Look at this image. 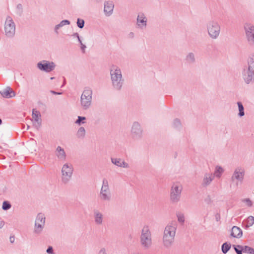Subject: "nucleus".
Instances as JSON below:
<instances>
[{
	"label": "nucleus",
	"mask_w": 254,
	"mask_h": 254,
	"mask_svg": "<svg viewBox=\"0 0 254 254\" xmlns=\"http://www.w3.org/2000/svg\"><path fill=\"white\" fill-rule=\"evenodd\" d=\"M177 228V222L175 221L169 223L165 227L162 238L163 246L170 248L174 243Z\"/></svg>",
	"instance_id": "1"
},
{
	"label": "nucleus",
	"mask_w": 254,
	"mask_h": 254,
	"mask_svg": "<svg viewBox=\"0 0 254 254\" xmlns=\"http://www.w3.org/2000/svg\"><path fill=\"white\" fill-rule=\"evenodd\" d=\"M110 75L113 87L116 90H120L124 83L121 69L113 65L110 69Z\"/></svg>",
	"instance_id": "2"
},
{
	"label": "nucleus",
	"mask_w": 254,
	"mask_h": 254,
	"mask_svg": "<svg viewBox=\"0 0 254 254\" xmlns=\"http://www.w3.org/2000/svg\"><path fill=\"white\" fill-rule=\"evenodd\" d=\"M140 244L145 249H148L152 245L151 233L147 225L144 226L141 230Z\"/></svg>",
	"instance_id": "3"
},
{
	"label": "nucleus",
	"mask_w": 254,
	"mask_h": 254,
	"mask_svg": "<svg viewBox=\"0 0 254 254\" xmlns=\"http://www.w3.org/2000/svg\"><path fill=\"white\" fill-rule=\"evenodd\" d=\"M207 30L208 35L212 39H217L220 33L221 27L216 20H210L207 23Z\"/></svg>",
	"instance_id": "4"
},
{
	"label": "nucleus",
	"mask_w": 254,
	"mask_h": 254,
	"mask_svg": "<svg viewBox=\"0 0 254 254\" xmlns=\"http://www.w3.org/2000/svg\"><path fill=\"white\" fill-rule=\"evenodd\" d=\"M92 90L90 89H85L80 97L81 105L84 110L88 109L91 104Z\"/></svg>",
	"instance_id": "5"
},
{
	"label": "nucleus",
	"mask_w": 254,
	"mask_h": 254,
	"mask_svg": "<svg viewBox=\"0 0 254 254\" xmlns=\"http://www.w3.org/2000/svg\"><path fill=\"white\" fill-rule=\"evenodd\" d=\"M73 172L72 165L70 164H64L62 169V181L64 184H67L71 178Z\"/></svg>",
	"instance_id": "6"
},
{
	"label": "nucleus",
	"mask_w": 254,
	"mask_h": 254,
	"mask_svg": "<svg viewBox=\"0 0 254 254\" xmlns=\"http://www.w3.org/2000/svg\"><path fill=\"white\" fill-rule=\"evenodd\" d=\"M182 189L181 185L173 184L170 190V200L172 203H177L180 201Z\"/></svg>",
	"instance_id": "7"
},
{
	"label": "nucleus",
	"mask_w": 254,
	"mask_h": 254,
	"mask_svg": "<svg viewBox=\"0 0 254 254\" xmlns=\"http://www.w3.org/2000/svg\"><path fill=\"white\" fill-rule=\"evenodd\" d=\"M4 31L6 37L12 38L15 33V24L12 18L8 16L6 17L4 24Z\"/></svg>",
	"instance_id": "8"
},
{
	"label": "nucleus",
	"mask_w": 254,
	"mask_h": 254,
	"mask_svg": "<svg viewBox=\"0 0 254 254\" xmlns=\"http://www.w3.org/2000/svg\"><path fill=\"white\" fill-rule=\"evenodd\" d=\"M99 197L101 200L104 201H109L111 200V194L109 187L108 181L106 179L103 180Z\"/></svg>",
	"instance_id": "9"
},
{
	"label": "nucleus",
	"mask_w": 254,
	"mask_h": 254,
	"mask_svg": "<svg viewBox=\"0 0 254 254\" xmlns=\"http://www.w3.org/2000/svg\"><path fill=\"white\" fill-rule=\"evenodd\" d=\"M244 30L248 44L254 47V26L250 23H246Z\"/></svg>",
	"instance_id": "10"
},
{
	"label": "nucleus",
	"mask_w": 254,
	"mask_h": 254,
	"mask_svg": "<svg viewBox=\"0 0 254 254\" xmlns=\"http://www.w3.org/2000/svg\"><path fill=\"white\" fill-rule=\"evenodd\" d=\"M45 219L43 214L40 213L37 215L35 222L34 233L40 234L42 231L45 226Z\"/></svg>",
	"instance_id": "11"
},
{
	"label": "nucleus",
	"mask_w": 254,
	"mask_h": 254,
	"mask_svg": "<svg viewBox=\"0 0 254 254\" xmlns=\"http://www.w3.org/2000/svg\"><path fill=\"white\" fill-rule=\"evenodd\" d=\"M242 77L245 83L249 84L254 82V69L244 66L242 71Z\"/></svg>",
	"instance_id": "12"
},
{
	"label": "nucleus",
	"mask_w": 254,
	"mask_h": 254,
	"mask_svg": "<svg viewBox=\"0 0 254 254\" xmlns=\"http://www.w3.org/2000/svg\"><path fill=\"white\" fill-rule=\"evenodd\" d=\"M56 66L55 64L53 62H50L48 61L43 60L37 64V67L42 71L46 72H50L53 71Z\"/></svg>",
	"instance_id": "13"
},
{
	"label": "nucleus",
	"mask_w": 254,
	"mask_h": 254,
	"mask_svg": "<svg viewBox=\"0 0 254 254\" xmlns=\"http://www.w3.org/2000/svg\"><path fill=\"white\" fill-rule=\"evenodd\" d=\"M245 174V169L241 167H238L234 170L231 177V180L234 181L235 180H237L242 183L244 180Z\"/></svg>",
	"instance_id": "14"
},
{
	"label": "nucleus",
	"mask_w": 254,
	"mask_h": 254,
	"mask_svg": "<svg viewBox=\"0 0 254 254\" xmlns=\"http://www.w3.org/2000/svg\"><path fill=\"white\" fill-rule=\"evenodd\" d=\"M147 18L142 12L138 13L136 19L137 27L141 29H144L147 26Z\"/></svg>",
	"instance_id": "15"
},
{
	"label": "nucleus",
	"mask_w": 254,
	"mask_h": 254,
	"mask_svg": "<svg viewBox=\"0 0 254 254\" xmlns=\"http://www.w3.org/2000/svg\"><path fill=\"white\" fill-rule=\"evenodd\" d=\"M142 130L141 128L140 124L138 122H134L132 128L131 133L134 138H140L142 135Z\"/></svg>",
	"instance_id": "16"
},
{
	"label": "nucleus",
	"mask_w": 254,
	"mask_h": 254,
	"mask_svg": "<svg viewBox=\"0 0 254 254\" xmlns=\"http://www.w3.org/2000/svg\"><path fill=\"white\" fill-rule=\"evenodd\" d=\"M41 114L39 111H37L36 109H33L32 111V118L36 124L34 125V126L38 129L41 126L42 120L41 119Z\"/></svg>",
	"instance_id": "17"
},
{
	"label": "nucleus",
	"mask_w": 254,
	"mask_h": 254,
	"mask_svg": "<svg viewBox=\"0 0 254 254\" xmlns=\"http://www.w3.org/2000/svg\"><path fill=\"white\" fill-rule=\"evenodd\" d=\"M0 94L5 98H11L16 95L15 92L9 86L0 91Z\"/></svg>",
	"instance_id": "18"
},
{
	"label": "nucleus",
	"mask_w": 254,
	"mask_h": 254,
	"mask_svg": "<svg viewBox=\"0 0 254 254\" xmlns=\"http://www.w3.org/2000/svg\"><path fill=\"white\" fill-rule=\"evenodd\" d=\"M114 7V4L113 1H105L104 3V12L105 13V14L107 16L111 15L113 13Z\"/></svg>",
	"instance_id": "19"
},
{
	"label": "nucleus",
	"mask_w": 254,
	"mask_h": 254,
	"mask_svg": "<svg viewBox=\"0 0 254 254\" xmlns=\"http://www.w3.org/2000/svg\"><path fill=\"white\" fill-rule=\"evenodd\" d=\"M111 160L112 163L118 167H123L125 168H128L129 167L128 164L125 162L121 158L112 157L111 158Z\"/></svg>",
	"instance_id": "20"
},
{
	"label": "nucleus",
	"mask_w": 254,
	"mask_h": 254,
	"mask_svg": "<svg viewBox=\"0 0 254 254\" xmlns=\"http://www.w3.org/2000/svg\"><path fill=\"white\" fill-rule=\"evenodd\" d=\"M55 154L56 156L61 160L64 161L66 159V155L64 148L58 146L56 150Z\"/></svg>",
	"instance_id": "21"
},
{
	"label": "nucleus",
	"mask_w": 254,
	"mask_h": 254,
	"mask_svg": "<svg viewBox=\"0 0 254 254\" xmlns=\"http://www.w3.org/2000/svg\"><path fill=\"white\" fill-rule=\"evenodd\" d=\"M243 235L242 229L236 226L232 227L231 232V236L234 238H240Z\"/></svg>",
	"instance_id": "22"
},
{
	"label": "nucleus",
	"mask_w": 254,
	"mask_h": 254,
	"mask_svg": "<svg viewBox=\"0 0 254 254\" xmlns=\"http://www.w3.org/2000/svg\"><path fill=\"white\" fill-rule=\"evenodd\" d=\"M94 214L95 223L98 225L102 224L103 222V215L102 213L97 210H95Z\"/></svg>",
	"instance_id": "23"
},
{
	"label": "nucleus",
	"mask_w": 254,
	"mask_h": 254,
	"mask_svg": "<svg viewBox=\"0 0 254 254\" xmlns=\"http://www.w3.org/2000/svg\"><path fill=\"white\" fill-rule=\"evenodd\" d=\"M247 64V65H245V66L253 70L254 69V54H252L248 57Z\"/></svg>",
	"instance_id": "24"
},
{
	"label": "nucleus",
	"mask_w": 254,
	"mask_h": 254,
	"mask_svg": "<svg viewBox=\"0 0 254 254\" xmlns=\"http://www.w3.org/2000/svg\"><path fill=\"white\" fill-rule=\"evenodd\" d=\"M213 179V178L211 176L206 174L203 178L202 186L203 187L207 186L211 183Z\"/></svg>",
	"instance_id": "25"
},
{
	"label": "nucleus",
	"mask_w": 254,
	"mask_h": 254,
	"mask_svg": "<svg viewBox=\"0 0 254 254\" xmlns=\"http://www.w3.org/2000/svg\"><path fill=\"white\" fill-rule=\"evenodd\" d=\"M231 249V244L225 242L223 243L221 247L222 252L223 254H226Z\"/></svg>",
	"instance_id": "26"
},
{
	"label": "nucleus",
	"mask_w": 254,
	"mask_h": 254,
	"mask_svg": "<svg viewBox=\"0 0 254 254\" xmlns=\"http://www.w3.org/2000/svg\"><path fill=\"white\" fill-rule=\"evenodd\" d=\"M85 135V129L84 127H81L79 128L76 135L78 138H83Z\"/></svg>",
	"instance_id": "27"
},
{
	"label": "nucleus",
	"mask_w": 254,
	"mask_h": 254,
	"mask_svg": "<svg viewBox=\"0 0 254 254\" xmlns=\"http://www.w3.org/2000/svg\"><path fill=\"white\" fill-rule=\"evenodd\" d=\"M237 104H238L239 111L238 116L240 117H242L245 115L244 106L241 102H238Z\"/></svg>",
	"instance_id": "28"
},
{
	"label": "nucleus",
	"mask_w": 254,
	"mask_h": 254,
	"mask_svg": "<svg viewBox=\"0 0 254 254\" xmlns=\"http://www.w3.org/2000/svg\"><path fill=\"white\" fill-rule=\"evenodd\" d=\"M224 172L223 169L219 166H217L215 168L214 175L217 178H220Z\"/></svg>",
	"instance_id": "29"
},
{
	"label": "nucleus",
	"mask_w": 254,
	"mask_h": 254,
	"mask_svg": "<svg viewBox=\"0 0 254 254\" xmlns=\"http://www.w3.org/2000/svg\"><path fill=\"white\" fill-rule=\"evenodd\" d=\"M242 252L250 254H253V248L248 246H242Z\"/></svg>",
	"instance_id": "30"
},
{
	"label": "nucleus",
	"mask_w": 254,
	"mask_h": 254,
	"mask_svg": "<svg viewBox=\"0 0 254 254\" xmlns=\"http://www.w3.org/2000/svg\"><path fill=\"white\" fill-rule=\"evenodd\" d=\"M186 60L189 63H193L195 62L194 55L192 53H190L186 57Z\"/></svg>",
	"instance_id": "31"
},
{
	"label": "nucleus",
	"mask_w": 254,
	"mask_h": 254,
	"mask_svg": "<svg viewBox=\"0 0 254 254\" xmlns=\"http://www.w3.org/2000/svg\"><path fill=\"white\" fill-rule=\"evenodd\" d=\"M254 224V217L253 216H250L247 219V227L252 226Z\"/></svg>",
	"instance_id": "32"
},
{
	"label": "nucleus",
	"mask_w": 254,
	"mask_h": 254,
	"mask_svg": "<svg viewBox=\"0 0 254 254\" xmlns=\"http://www.w3.org/2000/svg\"><path fill=\"white\" fill-rule=\"evenodd\" d=\"M11 205L10 203L7 201H4L3 202L2 208L4 210H7L10 208Z\"/></svg>",
	"instance_id": "33"
},
{
	"label": "nucleus",
	"mask_w": 254,
	"mask_h": 254,
	"mask_svg": "<svg viewBox=\"0 0 254 254\" xmlns=\"http://www.w3.org/2000/svg\"><path fill=\"white\" fill-rule=\"evenodd\" d=\"M84 23L85 22L83 19L79 18L77 19V25L79 28H83L84 26Z\"/></svg>",
	"instance_id": "34"
},
{
	"label": "nucleus",
	"mask_w": 254,
	"mask_h": 254,
	"mask_svg": "<svg viewBox=\"0 0 254 254\" xmlns=\"http://www.w3.org/2000/svg\"><path fill=\"white\" fill-rule=\"evenodd\" d=\"M85 120L86 118L85 117L78 116L77 119L75 123L78 125H81V124L84 123L83 121Z\"/></svg>",
	"instance_id": "35"
},
{
	"label": "nucleus",
	"mask_w": 254,
	"mask_h": 254,
	"mask_svg": "<svg viewBox=\"0 0 254 254\" xmlns=\"http://www.w3.org/2000/svg\"><path fill=\"white\" fill-rule=\"evenodd\" d=\"M17 13L19 16H21L23 13V7L21 4L19 3L17 5Z\"/></svg>",
	"instance_id": "36"
},
{
	"label": "nucleus",
	"mask_w": 254,
	"mask_h": 254,
	"mask_svg": "<svg viewBox=\"0 0 254 254\" xmlns=\"http://www.w3.org/2000/svg\"><path fill=\"white\" fill-rule=\"evenodd\" d=\"M233 247L234 248V249L235 250V252L237 253V254H238L239 253H241V252H242V245H233Z\"/></svg>",
	"instance_id": "37"
},
{
	"label": "nucleus",
	"mask_w": 254,
	"mask_h": 254,
	"mask_svg": "<svg viewBox=\"0 0 254 254\" xmlns=\"http://www.w3.org/2000/svg\"><path fill=\"white\" fill-rule=\"evenodd\" d=\"M178 220L180 223H184L185 221V217L183 214L178 213L177 214Z\"/></svg>",
	"instance_id": "38"
},
{
	"label": "nucleus",
	"mask_w": 254,
	"mask_h": 254,
	"mask_svg": "<svg viewBox=\"0 0 254 254\" xmlns=\"http://www.w3.org/2000/svg\"><path fill=\"white\" fill-rule=\"evenodd\" d=\"M173 125L174 127L176 128L181 127V123L180 120H179L178 119H175L174 120Z\"/></svg>",
	"instance_id": "39"
},
{
	"label": "nucleus",
	"mask_w": 254,
	"mask_h": 254,
	"mask_svg": "<svg viewBox=\"0 0 254 254\" xmlns=\"http://www.w3.org/2000/svg\"><path fill=\"white\" fill-rule=\"evenodd\" d=\"M243 202H245L249 207H251L253 205L252 201L250 198L244 199Z\"/></svg>",
	"instance_id": "40"
},
{
	"label": "nucleus",
	"mask_w": 254,
	"mask_h": 254,
	"mask_svg": "<svg viewBox=\"0 0 254 254\" xmlns=\"http://www.w3.org/2000/svg\"><path fill=\"white\" fill-rule=\"evenodd\" d=\"M59 24L61 25V27H63L64 25L70 24V21L68 20H63L59 23Z\"/></svg>",
	"instance_id": "41"
},
{
	"label": "nucleus",
	"mask_w": 254,
	"mask_h": 254,
	"mask_svg": "<svg viewBox=\"0 0 254 254\" xmlns=\"http://www.w3.org/2000/svg\"><path fill=\"white\" fill-rule=\"evenodd\" d=\"M46 252L49 254H54L53 248L52 246H49L46 250Z\"/></svg>",
	"instance_id": "42"
},
{
	"label": "nucleus",
	"mask_w": 254,
	"mask_h": 254,
	"mask_svg": "<svg viewBox=\"0 0 254 254\" xmlns=\"http://www.w3.org/2000/svg\"><path fill=\"white\" fill-rule=\"evenodd\" d=\"M52 94H54V95H61L63 94L62 92H56L55 91H54V90H50V91Z\"/></svg>",
	"instance_id": "43"
},
{
	"label": "nucleus",
	"mask_w": 254,
	"mask_h": 254,
	"mask_svg": "<svg viewBox=\"0 0 254 254\" xmlns=\"http://www.w3.org/2000/svg\"><path fill=\"white\" fill-rule=\"evenodd\" d=\"M61 25H60V24H58L57 25L55 26V32L57 33V34H58L59 32H58V29L61 28Z\"/></svg>",
	"instance_id": "44"
},
{
	"label": "nucleus",
	"mask_w": 254,
	"mask_h": 254,
	"mask_svg": "<svg viewBox=\"0 0 254 254\" xmlns=\"http://www.w3.org/2000/svg\"><path fill=\"white\" fill-rule=\"evenodd\" d=\"M205 201L208 203H210L211 201V198L209 195L207 196V197L205 199Z\"/></svg>",
	"instance_id": "45"
},
{
	"label": "nucleus",
	"mask_w": 254,
	"mask_h": 254,
	"mask_svg": "<svg viewBox=\"0 0 254 254\" xmlns=\"http://www.w3.org/2000/svg\"><path fill=\"white\" fill-rule=\"evenodd\" d=\"M81 45V50L82 51L83 53H84V50H85V49L86 48V46L83 44H80Z\"/></svg>",
	"instance_id": "46"
},
{
	"label": "nucleus",
	"mask_w": 254,
	"mask_h": 254,
	"mask_svg": "<svg viewBox=\"0 0 254 254\" xmlns=\"http://www.w3.org/2000/svg\"><path fill=\"white\" fill-rule=\"evenodd\" d=\"M15 238L14 236H10L9 238V240L10 243H13L14 242Z\"/></svg>",
	"instance_id": "47"
},
{
	"label": "nucleus",
	"mask_w": 254,
	"mask_h": 254,
	"mask_svg": "<svg viewBox=\"0 0 254 254\" xmlns=\"http://www.w3.org/2000/svg\"><path fill=\"white\" fill-rule=\"evenodd\" d=\"M4 222L3 221H1L0 222V229L2 228L4 225Z\"/></svg>",
	"instance_id": "48"
},
{
	"label": "nucleus",
	"mask_w": 254,
	"mask_h": 254,
	"mask_svg": "<svg viewBox=\"0 0 254 254\" xmlns=\"http://www.w3.org/2000/svg\"><path fill=\"white\" fill-rule=\"evenodd\" d=\"M72 36L74 37H76L77 38H78V37H79V34L77 33H73Z\"/></svg>",
	"instance_id": "49"
},
{
	"label": "nucleus",
	"mask_w": 254,
	"mask_h": 254,
	"mask_svg": "<svg viewBox=\"0 0 254 254\" xmlns=\"http://www.w3.org/2000/svg\"><path fill=\"white\" fill-rule=\"evenodd\" d=\"M65 84V79H64L63 84L62 85L61 87L62 88L64 86Z\"/></svg>",
	"instance_id": "50"
},
{
	"label": "nucleus",
	"mask_w": 254,
	"mask_h": 254,
	"mask_svg": "<svg viewBox=\"0 0 254 254\" xmlns=\"http://www.w3.org/2000/svg\"><path fill=\"white\" fill-rule=\"evenodd\" d=\"M77 39H78V42H79V43H80V44H82V41H81V39H80V37H78V38H77Z\"/></svg>",
	"instance_id": "51"
},
{
	"label": "nucleus",
	"mask_w": 254,
	"mask_h": 254,
	"mask_svg": "<svg viewBox=\"0 0 254 254\" xmlns=\"http://www.w3.org/2000/svg\"><path fill=\"white\" fill-rule=\"evenodd\" d=\"M130 35L132 37H133V33H132V32H130Z\"/></svg>",
	"instance_id": "52"
},
{
	"label": "nucleus",
	"mask_w": 254,
	"mask_h": 254,
	"mask_svg": "<svg viewBox=\"0 0 254 254\" xmlns=\"http://www.w3.org/2000/svg\"><path fill=\"white\" fill-rule=\"evenodd\" d=\"M2 124V120L0 118V125Z\"/></svg>",
	"instance_id": "53"
},
{
	"label": "nucleus",
	"mask_w": 254,
	"mask_h": 254,
	"mask_svg": "<svg viewBox=\"0 0 254 254\" xmlns=\"http://www.w3.org/2000/svg\"><path fill=\"white\" fill-rule=\"evenodd\" d=\"M218 218H220L219 216H218V217L216 216V220H217V221H218Z\"/></svg>",
	"instance_id": "54"
},
{
	"label": "nucleus",
	"mask_w": 254,
	"mask_h": 254,
	"mask_svg": "<svg viewBox=\"0 0 254 254\" xmlns=\"http://www.w3.org/2000/svg\"><path fill=\"white\" fill-rule=\"evenodd\" d=\"M51 80L55 79V77H51L50 78Z\"/></svg>",
	"instance_id": "55"
},
{
	"label": "nucleus",
	"mask_w": 254,
	"mask_h": 254,
	"mask_svg": "<svg viewBox=\"0 0 254 254\" xmlns=\"http://www.w3.org/2000/svg\"><path fill=\"white\" fill-rule=\"evenodd\" d=\"M242 253H243V252H241V253H238V254H242Z\"/></svg>",
	"instance_id": "56"
},
{
	"label": "nucleus",
	"mask_w": 254,
	"mask_h": 254,
	"mask_svg": "<svg viewBox=\"0 0 254 254\" xmlns=\"http://www.w3.org/2000/svg\"><path fill=\"white\" fill-rule=\"evenodd\" d=\"M97 1L99 2L100 0H96Z\"/></svg>",
	"instance_id": "57"
},
{
	"label": "nucleus",
	"mask_w": 254,
	"mask_h": 254,
	"mask_svg": "<svg viewBox=\"0 0 254 254\" xmlns=\"http://www.w3.org/2000/svg\"><path fill=\"white\" fill-rule=\"evenodd\" d=\"M253 254H254V251H253Z\"/></svg>",
	"instance_id": "58"
}]
</instances>
